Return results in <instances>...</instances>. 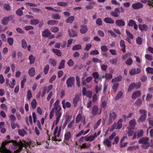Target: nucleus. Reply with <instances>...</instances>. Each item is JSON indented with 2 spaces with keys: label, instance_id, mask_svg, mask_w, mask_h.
<instances>
[{
  "label": "nucleus",
  "instance_id": "54",
  "mask_svg": "<svg viewBox=\"0 0 153 153\" xmlns=\"http://www.w3.org/2000/svg\"><path fill=\"white\" fill-rule=\"evenodd\" d=\"M99 53V52L97 50H95L91 51L90 53V54L91 55H97Z\"/></svg>",
  "mask_w": 153,
  "mask_h": 153
},
{
  "label": "nucleus",
  "instance_id": "1",
  "mask_svg": "<svg viewBox=\"0 0 153 153\" xmlns=\"http://www.w3.org/2000/svg\"><path fill=\"white\" fill-rule=\"evenodd\" d=\"M59 100H56L54 103V107L52 108L54 109V111L55 110V114L56 116L55 122L56 126L58 124L62 116V113L60 112L61 108L59 105Z\"/></svg>",
  "mask_w": 153,
  "mask_h": 153
},
{
  "label": "nucleus",
  "instance_id": "19",
  "mask_svg": "<svg viewBox=\"0 0 153 153\" xmlns=\"http://www.w3.org/2000/svg\"><path fill=\"white\" fill-rule=\"evenodd\" d=\"M28 73L31 76H33L35 74V68L33 67H31L28 70Z\"/></svg>",
  "mask_w": 153,
  "mask_h": 153
},
{
  "label": "nucleus",
  "instance_id": "52",
  "mask_svg": "<svg viewBox=\"0 0 153 153\" xmlns=\"http://www.w3.org/2000/svg\"><path fill=\"white\" fill-rule=\"evenodd\" d=\"M8 20L6 17L4 18L1 20V23L2 24L5 25L8 23Z\"/></svg>",
  "mask_w": 153,
  "mask_h": 153
},
{
  "label": "nucleus",
  "instance_id": "49",
  "mask_svg": "<svg viewBox=\"0 0 153 153\" xmlns=\"http://www.w3.org/2000/svg\"><path fill=\"white\" fill-rule=\"evenodd\" d=\"M122 95V93L121 91L119 92L115 97V100H119L121 97Z\"/></svg>",
  "mask_w": 153,
  "mask_h": 153
},
{
  "label": "nucleus",
  "instance_id": "10",
  "mask_svg": "<svg viewBox=\"0 0 153 153\" xmlns=\"http://www.w3.org/2000/svg\"><path fill=\"white\" fill-rule=\"evenodd\" d=\"M115 23L116 25L117 26L123 27L125 25V21L121 19L116 20L115 21Z\"/></svg>",
  "mask_w": 153,
  "mask_h": 153
},
{
  "label": "nucleus",
  "instance_id": "58",
  "mask_svg": "<svg viewBox=\"0 0 153 153\" xmlns=\"http://www.w3.org/2000/svg\"><path fill=\"white\" fill-rule=\"evenodd\" d=\"M3 7L7 11H9L11 10L10 6L9 5L7 4H4L3 5Z\"/></svg>",
  "mask_w": 153,
  "mask_h": 153
},
{
  "label": "nucleus",
  "instance_id": "57",
  "mask_svg": "<svg viewBox=\"0 0 153 153\" xmlns=\"http://www.w3.org/2000/svg\"><path fill=\"white\" fill-rule=\"evenodd\" d=\"M141 83L140 82H138L137 83H134V88L136 89L139 88L141 86Z\"/></svg>",
  "mask_w": 153,
  "mask_h": 153
},
{
  "label": "nucleus",
  "instance_id": "34",
  "mask_svg": "<svg viewBox=\"0 0 153 153\" xmlns=\"http://www.w3.org/2000/svg\"><path fill=\"white\" fill-rule=\"evenodd\" d=\"M146 114H143L140 116V118L139 119L138 121L143 122L144 121L146 117Z\"/></svg>",
  "mask_w": 153,
  "mask_h": 153
},
{
  "label": "nucleus",
  "instance_id": "14",
  "mask_svg": "<svg viewBox=\"0 0 153 153\" xmlns=\"http://www.w3.org/2000/svg\"><path fill=\"white\" fill-rule=\"evenodd\" d=\"M79 100V94H76L73 99V103L74 104V106H76Z\"/></svg>",
  "mask_w": 153,
  "mask_h": 153
},
{
  "label": "nucleus",
  "instance_id": "26",
  "mask_svg": "<svg viewBox=\"0 0 153 153\" xmlns=\"http://www.w3.org/2000/svg\"><path fill=\"white\" fill-rule=\"evenodd\" d=\"M122 77L121 76H118L112 79V82H119L122 80Z\"/></svg>",
  "mask_w": 153,
  "mask_h": 153
},
{
  "label": "nucleus",
  "instance_id": "62",
  "mask_svg": "<svg viewBox=\"0 0 153 153\" xmlns=\"http://www.w3.org/2000/svg\"><path fill=\"white\" fill-rule=\"evenodd\" d=\"M76 85L78 87H80V79L77 76L76 77Z\"/></svg>",
  "mask_w": 153,
  "mask_h": 153
},
{
  "label": "nucleus",
  "instance_id": "46",
  "mask_svg": "<svg viewBox=\"0 0 153 153\" xmlns=\"http://www.w3.org/2000/svg\"><path fill=\"white\" fill-rule=\"evenodd\" d=\"M49 69V65H45L44 69V72L45 74H48Z\"/></svg>",
  "mask_w": 153,
  "mask_h": 153
},
{
  "label": "nucleus",
  "instance_id": "2",
  "mask_svg": "<svg viewBox=\"0 0 153 153\" xmlns=\"http://www.w3.org/2000/svg\"><path fill=\"white\" fill-rule=\"evenodd\" d=\"M149 138L148 137H143L140 139L138 141L139 144H142L143 148L147 149L150 146V144L148 142Z\"/></svg>",
  "mask_w": 153,
  "mask_h": 153
},
{
  "label": "nucleus",
  "instance_id": "45",
  "mask_svg": "<svg viewBox=\"0 0 153 153\" xmlns=\"http://www.w3.org/2000/svg\"><path fill=\"white\" fill-rule=\"evenodd\" d=\"M19 143H20V145H21L23 147H24L26 148L27 146V143L24 140H23V142L21 141Z\"/></svg>",
  "mask_w": 153,
  "mask_h": 153
},
{
  "label": "nucleus",
  "instance_id": "15",
  "mask_svg": "<svg viewBox=\"0 0 153 153\" xmlns=\"http://www.w3.org/2000/svg\"><path fill=\"white\" fill-rule=\"evenodd\" d=\"M141 94V93L139 91H137L134 92L132 95V98L133 99H136L137 97H140Z\"/></svg>",
  "mask_w": 153,
  "mask_h": 153
},
{
  "label": "nucleus",
  "instance_id": "8",
  "mask_svg": "<svg viewBox=\"0 0 153 153\" xmlns=\"http://www.w3.org/2000/svg\"><path fill=\"white\" fill-rule=\"evenodd\" d=\"M51 33L49 30L46 29L42 32V37L48 38L51 36Z\"/></svg>",
  "mask_w": 153,
  "mask_h": 153
},
{
  "label": "nucleus",
  "instance_id": "23",
  "mask_svg": "<svg viewBox=\"0 0 153 153\" xmlns=\"http://www.w3.org/2000/svg\"><path fill=\"white\" fill-rule=\"evenodd\" d=\"M65 60H62L60 63L59 65L58 68V69H61L65 67Z\"/></svg>",
  "mask_w": 153,
  "mask_h": 153
},
{
  "label": "nucleus",
  "instance_id": "24",
  "mask_svg": "<svg viewBox=\"0 0 153 153\" xmlns=\"http://www.w3.org/2000/svg\"><path fill=\"white\" fill-rule=\"evenodd\" d=\"M49 62L51 65L53 67H55L56 65V62L53 59H50L49 60Z\"/></svg>",
  "mask_w": 153,
  "mask_h": 153
},
{
  "label": "nucleus",
  "instance_id": "51",
  "mask_svg": "<svg viewBox=\"0 0 153 153\" xmlns=\"http://www.w3.org/2000/svg\"><path fill=\"white\" fill-rule=\"evenodd\" d=\"M143 132L142 129L140 130L137 133V138L142 137L143 136Z\"/></svg>",
  "mask_w": 153,
  "mask_h": 153
},
{
  "label": "nucleus",
  "instance_id": "29",
  "mask_svg": "<svg viewBox=\"0 0 153 153\" xmlns=\"http://www.w3.org/2000/svg\"><path fill=\"white\" fill-rule=\"evenodd\" d=\"M74 17L73 16H71L68 18L66 20V22L71 23L74 21Z\"/></svg>",
  "mask_w": 153,
  "mask_h": 153
},
{
  "label": "nucleus",
  "instance_id": "20",
  "mask_svg": "<svg viewBox=\"0 0 153 153\" xmlns=\"http://www.w3.org/2000/svg\"><path fill=\"white\" fill-rule=\"evenodd\" d=\"M104 22L107 23L113 24L114 23V20L111 18L109 17L105 18L104 20Z\"/></svg>",
  "mask_w": 153,
  "mask_h": 153
},
{
  "label": "nucleus",
  "instance_id": "18",
  "mask_svg": "<svg viewBox=\"0 0 153 153\" xmlns=\"http://www.w3.org/2000/svg\"><path fill=\"white\" fill-rule=\"evenodd\" d=\"M120 47L122 48V51L123 53H126V45L124 41L123 40H121L120 41Z\"/></svg>",
  "mask_w": 153,
  "mask_h": 153
},
{
  "label": "nucleus",
  "instance_id": "27",
  "mask_svg": "<svg viewBox=\"0 0 153 153\" xmlns=\"http://www.w3.org/2000/svg\"><path fill=\"white\" fill-rule=\"evenodd\" d=\"M103 143L108 147H110L111 146V142L108 139H106L103 142Z\"/></svg>",
  "mask_w": 153,
  "mask_h": 153
},
{
  "label": "nucleus",
  "instance_id": "50",
  "mask_svg": "<svg viewBox=\"0 0 153 153\" xmlns=\"http://www.w3.org/2000/svg\"><path fill=\"white\" fill-rule=\"evenodd\" d=\"M126 33L127 36L129 38L133 39L134 37L133 35L130 33L129 31L127 30H126Z\"/></svg>",
  "mask_w": 153,
  "mask_h": 153
},
{
  "label": "nucleus",
  "instance_id": "31",
  "mask_svg": "<svg viewBox=\"0 0 153 153\" xmlns=\"http://www.w3.org/2000/svg\"><path fill=\"white\" fill-rule=\"evenodd\" d=\"M136 123L135 120L134 119L131 120L129 122V124L130 126H131L133 129H134V128Z\"/></svg>",
  "mask_w": 153,
  "mask_h": 153
},
{
  "label": "nucleus",
  "instance_id": "41",
  "mask_svg": "<svg viewBox=\"0 0 153 153\" xmlns=\"http://www.w3.org/2000/svg\"><path fill=\"white\" fill-rule=\"evenodd\" d=\"M59 28L56 27H53L50 28V30L51 31L54 33H57L59 31Z\"/></svg>",
  "mask_w": 153,
  "mask_h": 153
},
{
  "label": "nucleus",
  "instance_id": "39",
  "mask_svg": "<svg viewBox=\"0 0 153 153\" xmlns=\"http://www.w3.org/2000/svg\"><path fill=\"white\" fill-rule=\"evenodd\" d=\"M22 47L25 49L27 47V44L25 39H23L22 40Z\"/></svg>",
  "mask_w": 153,
  "mask_h": 153
},
{
  "label": "nucleus",
  "instance_id": "40",
  "mask_svg": "<svg viewBox=\"0 0 153 153\" xmlns=\"http://www.w3.org/2000/svg\"><path fill=\"white\" fill-rule=\"evenodd\" d=\"M81 46L80 45H77L73 46L72 47V50L74 51L78 50L81 48Z\"/></svg>",
  "mask_w": 153,
  "mask_h": 153
},
{
  "label": "nucleus",
  "instance_id": "63",
  "mask_svg": "<svg viewBox=\"0 0 153 153\" xmlns=\"http://www.w3.org/2000/svg\"><path fill=\"white\" fill-rule=\"evenodd\" d=\"M7 42L10 45H12L13 42V39L10 37L8 38L7 39Z\"/></svg>",
  "mask_w": 153,
  "mask_h": 153
},
{
  "label": "nucleus",
  "instance_id": "3",
  "mask_svg": "<svg viewBox=\"0 0 153 153\" xmlns=\"http://www.w3.org/2000/svg\"><path fill=\"white\" fill-rule=\"evenodd\" d=\"M10 143V141L2 142L1 146L0 147V153H10V151L8 150L6 147V145Z\"/></svg>",
  "mask_w": 153,
  "mask_h": 153
},
{
  "label": "nucleus",
  "instance_id": "28",
  "mask_svg": "<svg viewBox=\"0 0 153 153\" xmlns=\"http://www.w3.org/2000/svg\"><path fill=\"white\" fill-rule=\"evenodd\" d=\"M119 84L118 83H116L114 84L112 86V88L114 93H116L119 86Z\"/></svg>",
  "mask_w": 153,
  "mask_h": 153
},
{
  "label": "nucleus",
  "instance_id": "53",
  "mask_svg": "<svg viewBox=\"0 0 153 153\" xmlns=\"http://www.w3.org/2000/svg\"><path fill=\"white\" fill-rule=\"evenodd\" d=\"M142 103L141 99L140 98H138L137 100L135 102V104L137 106H140V105Z\"/></svg>",
  "mask_w": 153,
  "mask_h": 153
},
{
  "label": "nucleus",
  "instance_id": "37",
  "mask_svg": "<svg viewBox=\"0 0 153 153\" xmlns=\"http://www.w3.org/2000/svg\"><path fill=\"white\" fill-rule=\"evenodd\" d=\"M39 22V21L37 19H33L30 21V24L31 25H36Z\"/></svg>",
  "mask_w": 153,
  "mask_h": 153
},
{
  "label": "nucleus",
  "instance_id": "21",
  "mask_svg": "<svg viewBox=\"0 0 153 153\" xmlns=\"http://www.w3.org/2000/svg\"><path fill=\"white\" fill-rule=\"evenodd\" d=\"M52 51L57 56H61L62 53L60 50L57 49H53Z\"/></svg>",
  "mask_w": 153,
  "mask_h": 153
},
{
  "label": "nucleus",
  "instance_id": "35",
  "mask_svg": "<svg viewBox=\"0 0 153 153\" xmlns=\"http://www.w3.org/2000/svg\"><path fill=\"white\" fill-rule=\"evenodd\" d=\"M18 133L20 135L24 136L26 133V131L24 129H19L18 130Z\"/></svg>",
  "mask_w": 153,
  "mask_h": 153
},
{
  "label": "nucleus",
  "instance_id": "64",
  "mask_svg": "<svg viewBox=\"0 0 153 153\" xmlns=\"http://www.w3.org/2000/svg\"><path fill=\"white\" fill-rule=\"evenodd\" d=\"M16 13L19 16H22L23 14V11L20 8L18 9L16 11Z\"/></svg>",
  "mask_w": 153,
  "mask_h": 153
},
{
  "label": "nucleus",
  "instance_id": "44",
  "mask_svg": "<svg viewBox=\"0 0 153 153\" xmlns=\"http://www.w3.org/2000/svg\"><path fill=\"white\" fill-rule=\"evenodd\" d=\"M52 18L53 19L59 20L60 19V17L59 14L55 13L52 14Z\"/></svg>",
  "mask_w": 153,
  "mask_h": 153
},
{
  "label": "nucleus",
  "instance_id": "22",
  "mask_svg": "<svg viewBox=\"0 0 153 153\" xmlns=\"http://www.w3.org/2000/svg\"><path fill=\"white\" fill-rule=\"evenodd\" d=\"M122 121L123 120L122 119H120L118 121L116 127V129H120L122 127Z\"/></svg>",
  "mask_w": 153,
  "mask_h": 153
},
{
  "label": "nucleus",
  "instance_id": "36",
  "mask_svg": "<svg viewBox=\"0 0 153 153\" xmlns=\"http://www.w3.org/2000/svg\"><path fill=\"white\" fill-rule=\"evenodd\" d=\"M136 22L135 21L132 19H130L128 22L127 25L129 27H133Z\"/></svg>",
  "mask_w": 153,
  "mask_h": 153
},
{
  "label": "nucleus",
  "instance_id": "55",
  "mask_svg": "<svg viewBox=\"0 0 153 153\" xmlns=\"http://www.w3.org/2000/svg\"><path fill=\"white\" fill-rule=\"evenodd\" d=\"M26 79L25 77L23 78V79L21 81V87L23 88L24 87L25 83L26 81Z\"/></svg>",
  "mask_w": 153,
  "mask_h": 153
},
{
  "label": "nucleus",
  "instance_id": "17",
  "mask_svg": "<svg viewBox=\"0 0 153 153\" xmlns=\"http://www.w3.org/2000/svg\"><path fill=\"white\" fill-rule=\"evenodd\" d=\"M68 33L69 36L71 37H74L77 36V33L76 30L73 29H71V31L69 30Z\"/></svg>",
  "mask_w": 153,
  "mask_h": 153
},
{
  "label": "nucleus",
  "instance_id": "4",
  "mask_svg": "<svg viewBox=\"0 0 153 153\" xmlns=\"http://www.w3.org/2000/svg\"><path fill=\"white\" fill-rule=\"evenodd\" d=\"M102 112V107L99 108L98 106L94 105L92 108L91 113L93 116H95L97 114H100Z\"/></svg>",
  "mask_w": 153,
  "mask_h": 153
},
{
  "label": "nucleus",
  "instance_id": "30",
  "mask_svg": "<svg viewBox=\"0 0 153 153\" xmlns=\"http://www.w3.org/2000/svg\"><path fill=\"white\" fill-rule=\"evenodd\" d=\"M91 146L90 143H88L87 144L86 143L82 144V145L80 146L81 149L89 148Z\"/></svg>",
  "mask_w": 153,
  "mask_h": 153
},
{
  "label": "nucleus",
  "instance_id": "5",
  "mask_svg": "<svg viewBox=\"0 0 153 153\" xmlns=\"http://www.w3.org/2000/svg\"><path fill=\"white\" fill-rule=\"evenodd\" d=\"M117 115L116 113L114 112H111L109 115L108 120V124H110L112 123L116 119Z\"/></svg>",
  "mask_w": 153,
  "mask_h": 153
},
{
  "label": "nucleus",
  "instance_id": "47",
  "mask_svg": "<svg viewBox=\"0 0 153 153\" xmlns=\"http://www.w3.org/2000/svg\"><path fill=\"white\" fill-rule=\"evenodd\" d=\"M147 73L153 74V68L148 67L146 69Z\"/></svg>",
  "mask_w": 153,
  "mask_h": 153
},
{
  "label": "nucleus",
  "instance_id": "32",
  "mask_svg": "<svg viewBox=\"0 0 153 153\" xmlns=\"http://www.w3.org/2000/svg\"><path fill=\"white\" fill-rule=\"evenodd\" d=\"M37 105V102L35 99H34L31 102V105L32 108L35 109Z\"/></svg>",
  "mask_w": 153,
  "mask_h": 153
},
{
  "label": "nucleus",
  "instance_id": "25",
  "mask_svg": "<svg viewBox=\"0 0 153 153\" xmlns=\"http://www.w3.org/2000/svg\"><path fill=\"white\" fill-rule=\"evenodd\" d=\"M92 75L94 79L95 83H97V82L96 80L99 78V76L98 73L97 72H94L92 73Z\"/></svg>",
  "mask_w": 153,
  "mask_h": 153
},
{
  "label": "nucleus",
  "instance_id": "11",
  "mask_svg": "<svg viewBox=\"0 0 153 153\" xmlns=\"http://www.w3.org/2000/svg\"><path fill=\"white\" fill-rule=\"evenodd\" d=\"M81 29L80 31L82 34H84L87 31L88 29L86 25H82L80 26Z\"/></svg>",
  "mask_w": 153,
  "mask_h": 153
},
{
  "label": "nucleus",
  "instance_id": "48",
  "mask_svg": "<svg viewBox=\"0 0 153 153\" xmlns=\"http://www.w3.org/2000/svg\"><path fill=\"white\" fill-rule=\"evenodd\" d=\"M133 62V61L131 58H128L126 62V64L129 65H131Z\"/></svg>",
  "mask_w": 153,
  "mask_h": 153
},
{
  "label": "nucleus",
  "instance_id": "12",
  "mask_svg": "<svg viewBox=\"0 0 153 153\" xmlns=\"http://www.w3.org/2000/svg\"><path fill=\"white\" fill-rule=\"evenodd\" d=\"M92 79V77L91 76L87 77L85 79H84L82 81V86L86 85V82L89 83L90 82Z\"/></svg>",
  "mask_w": 153,
  "mask_h": 153
},
{
  "label": "nucleus",
  "instance_id": "9",
  "mask_svg": "<svg viewBox=\"0 0 153 153\" xmlns=\"http://www.w3.org/2000/svg\"><path fill=\"white\" fill-rule=\"evenodd\" d=\"M143 7V4L140 2H137L133 4L132 5V8L135 10L138 9L142 8Z\"/></svg>",
  "mask_w": 153,
  "mask_h": 153
},
{
  "label": "nucleus",
  "instance_id": "38",
  "mask_svg": "<svg viewBox=\"0 0 153 153\" xmlns=\"http://www.w3.org/2000/svg\"><path fill=\"white\" fill-rule=\"evenodd\" d=\"M102 88V85H99V86L96 85L95 87V91L96 93H98L100 91Z\"/></svg>",
  "mask_w": 153,
  "mask_h": 153
},
{
  "label": "nucleus",
  "instance_id": "56",
  "mask_svg": "<svg viewBox=\"0 0 153 153\" xmlns=\"http://www.w3.org/2000/svg\"><path fill=\"white\" fill-rule=\"evenodd\" d=\"M129 72L131 75H135L136 74V69L134 68L131 69Z\"/></svg>",
  "mask_w": 153,
  "mask_h": 153
},
{
  "label": "nucleus",
  "instance_id": "33",
  "mask_svg": "<svg viewBox=\"0 0 153 153\" xmlns=\"http://www.w3.org/2000/svg\"><path fill=\"white\" fill-rule=\"evenodd\" d=\"M29 59L30 61V63L32 64H33L35 61V58L33 55H30L29 57Z\"/></svg>",
  "mask_w": 153,
  "mask_h": 153
},
{
  "label": "nucleus",
  "instance_id": "43",
  "mask_svg": "<svg viewBox=\"0 0 153 153\" xmlns=\"http://www.w3.org/2000/svg\"><path fill=\"white\" fill-rule=\"evenodd\" d=\"M134 83H132L130 85L128 89V92H130L134 88Z\"/></svg>",
  "mask_w": 153,
  "mask_h": 153
},
{
  "label": "nucleus",
  "instance_id": "13",
  "mask_svg": "<svg viewBox=\"0 0 153 153\" xmlns=\"http://www.w3.org/2000/svg\"><path fill=\"white\" fill-rule=\"evenodd\" d=\"M139 29L141 32L146 31L148 29V26L145 24L139 25H138Z\"/></svg>",
  "mask_w": 153,
  "mask_h": 153
},
{
  "label": "nucleus",
  "instance_id": "42",
  "mask_svg": "<svg viewBox=\"0 0 153 153\" xmlns=\"http://www.w3.org/2000/svg\"><path fill=\"white\" fill-rule=\"evenodd\" d=\"M58 22V21L54 20H50L48 21V25H54L57 24Z\"/></svg>",
  "mask_w": 153,
  "mask_h": 153
},
{
  "label": "nucleus",
  "instance_id": "16",
  "mask_svg": "<svg viewBox=\"0 0 153 153\" xmlns=\"http://www.w3.org/2000/svg\"><path fill=\"white\" fill-rule=\"evenodd\" d=\"M127 137L126 136L123 137L121 139L120 142V147L121 148H123L126 146L127 144V142H125L124 143V144L123 145V142L126 139H127Z\"/></svg>",
  "mask_w": 153,
  "mask_h": 153
},
{
  "label": "nucleus",
  "instance_id": "60",
  "mask_svg": "<svg viewBox=\"0 0 153 153\" xmlns=\"http://www.w3.org/2000/svg\"><path fill=\"white\" fill-rule=\"evenodd\" d=\"M92 92L89 90L87 91L86 93L85 94V95H86L88 98H91L92 97Z\"/></svg>",
  "mask_w": 153,
  "mask_h": 153
},
{
  "label": "nucleus",
  "instance_id": "6",
  "mask_svg": "<svg viewBox=\"0 0 153 153\" xmlns=\"http://www.w3.org/2000/svg\"><path fill=\"white\" fill-rule=\"evenodd\" d=\"M71 134L70 131H68L66 132L65 135V140L64 141V142L66 144H68V143L69 140L71 138Z\"/></svg>",
  "mask_w": 153,
  "mask_h": 153
},
{
  "label": "nucleus",
  "instance_id": "59",
  "mask_svg": "<svg viewBox=\"0 0 153 153\" xmlns=\"http://www.w3.org/2000/svg\"><path fill=\"white\" fill-rule=\"evenodd\" d=\"M11 125L12 128L13 129H15L16 127L18 128H19V126L18 123L15 124L13 122L11 123Z\"/></svg>",
  "mask_w": 153,
  "mask_h": 153
},
{
  "label": "nucleus",
  "instance_id": "61",
  "mask_svg": "<svg viewBox=\"0 0 153 153\" xmlns=\"http://www.w3.org/2000/svg\"><path fill=\"white\" fill-rule=\"evenodd\" d=\"M67 64L70 67L74 65V62L71 59H70L68 61Z\"/></svg>",
  "mask_w": 153,
  "mask_h": 153
},
{
  "label": "nucleus",
  "instance_id": "7",
  "mask_svg": "<svg viewBox=\"0 0 153 153\" xmlns=\"http://www.w3.org/2000/svg\"><path fill=\"white\" fill-rule=\"evenodd\" d=\"M74 78L73 77L68 78L66 81L68 87H71L74 84Z\"/></svg>",
  "mask_w": 153,
  "mask_h": 153
}]
</instances>
